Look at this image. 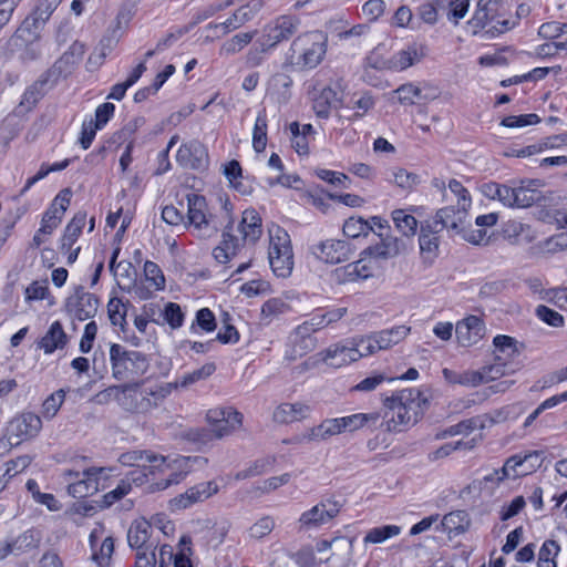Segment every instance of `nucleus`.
Segmentation results:
<instances>
[{
	"mask_svg": "<svg viewBox=\"0 0 567 567\" xmlns=\"http://www.w3.org/2000/svg\"><path fill=\"white\" fill-rule=\"evenodd\" d=\"M176 161L183 167L199 169L207 166L208 152L203 143L192 140L179 146Z\"/></svg>",
	"mask_w": 567,
	"mask_h": 567,
	"instance_id": "nucleus-19",
	"label": "nucleus"
},
{
	"mask_svg": "<svg viewBox=\"0 0 567 567\" xmlns=\"http://www.w3.org/2000/svg\"><path fill=\"white\" fill-rule=\"evenodd\" d=\"M542 464L540 453L533 451L526 454H516L506 460L501 470L495 471L496 480L517 478L535 472Z\"/></svg>",
	"mask_w": 567,
	"mask_h": 567,
	"instance_id": "nucleus-7",
	"label": "nucleus"
},
{
	"mask_svg": "<svg viewBox=\"0 0 567 567\" xmlns=\"http://www.w3.org/2000/svg\"><path fill=\"white\" fill-rule=\"evenodd\" d=\"M440 3H446L449 7L447 10V19L449 21L457 24L461 19H463L470 6V0H439Z\"/></svg>",
	"mask_w": 567,
	"mask_h": 567,
	"instance_id": "nucleus-59",
	"label": "nucleus"
},
{
	"mask_svg": "<svg viewBox=\"0 0 567 567\" xmlns=\"http://www.w3.org/2000/svg\"><path fill=\"white\" fill-rule=\"evenodd\" d=\"M514 372V368L504 361H496L491 364L483 367L481 369L482 377L484 378V383L495 381L504 375Z\"/></svg>",
	"mask_w": 567,
	"mask_h": 567,
	"instance_id": "nucleus-51",
	"label": "nucleus"
},
{
	"mask_svg": "<svg viewBox=\"0 0 567 567\" xmlns=\"http://www.w3.org/2000/svg\"><path fill=\"white\" fill-rule=\"evenodd\" d=\"M58 64L42 73L39 79L28 86L22 94L21 101L16 109L17 114L21 115L30 112L37 103L45 95L48 85L51 87L58 76Z\"/></svg>",
	"mask_w": 567,
	"mask_h": 567,
	"instance_id": "nucleus-12",
	"label": "nucleus"
},
{
	"mask_svg": "<svg viewBox=\"0 0 567 567\" xmlns=\"http://www.w3.org/2000/svg\"><path fill=\"white\" fill-rule=\"evenodd\" d=\"M499 0H478L476 10L470 23L473 25V33L483 29L496 11Z\"/></svg>",
	"mask_w": 567,
	"mask_h": 567,
	"instance_id": "nucleus-38",
	"label": "nucleus"
},
{
	"mask_svg": "<svg viewBox=\"0 0 567 567\" xmlns=\"http://www.w3.org/2000/svg\"><path fill=\"white\" fill-rule=\"evenodd\" d=\"M109 318L113 326H120L123 328L126 322V305L120 298H111L107 303Z\"/></svg>",
	"mask_w": 567,
	"mask_h": 567,
	"instance_id": "nucleus-55",
	"label": "nucleus"
},
{
	"mask_svg": "<svg viewBox=\"0 0 567 567\" xmlns=\"http://www.w3.org/2000/svg\"><path fill=\"white\" fill-rule=\"evenodd\" d=\"M110 360L113 377L117 380L143 375L148 369V362L143 353L126 350L117 343L110 348Z\"/></svg>",
	"mask_w": 567,
	"mask_h": 567,
	"instance_id": "nucleus-4",
	"label": "nucleus"
},
{
	"mask_svg": "<svg viewBox=\"0 0 567 567\" xmlns=\"http://www.w3.org/2000/svg\"><path fill=\"white\" fill-rule=\"evenodd\" d=\"M312 255L328 264H339L349 258L348 243L339 239H326L311 246Z\"/></svg>",
	"mask_w": 567,
	"mask_h": 567,
	"instance_id": "nucleus-20",
	"label": "nucleus"
},
{
	"mask_svg": "<svg viewBox=\"0 0 567 567\" xmlns=\"http://www.w3.org/2000/svg\"><path fill=\"white\" fill-rule=\"evenodd\" d=\"M68 340L69 338L64 332L61 322L54 321L41 338L38 346L44 351V353L50 354L56 350L63 349L66 346Z\"/></svg>",
	"mask_w": 567,
	"mask_h": 567,
	"instance_id": "nucleus-30",
	"label": "nucleus"
},
{
	"mask_svg": "<svg viewBox=\"0 0 567 567\" xmlns=\"http://www.w3.org/2000/svg\"><path fill=\"white\" fill-rule=\"evenodd\" d=\"M89 543L92 550L91 559L97 567H110L114 551V540L111 536L104 537V527L102 525H97L92 529Z\"/></svg>",
	"mask_w": 567,
	"mask_h": 567,
	"instance_id": "nucleus-17",
	"label": "nucleus"
},
{
	"mask_svg": "<svg viewBox=\"0 0 567 567\" xmlns=\"http://www.w3.org/2000/svg\"><path fill=\"white\" fill-rule=\"evenodd\" d=\"M269 237H270V244H269V251H268V259L271 258V256H278L281 257L284 255L285 250H292L290 236L288 233L276 226L271 229H269Z\"/></svg>",
	"mask_w": 567,
	"mask_h": 567,
	"instance_id": "nucleus-40",
	"label": "nucleus"
},
{
	"mask_svg": "<svg viewBox=\"0 0 567 567\" xmlns=\"http://www.w3.org/2000/svg\"><path fill=\"white\" fill-rule=\"evenodd\" d=\"M427 54L429 48L424 42L413 41L406 47L399 49L390 58V70L404 71L420 63Z\"/></svg>",
	"mask_w": 567,
	"mask_h": 567,
	"instance_id": "nucleus-18",
	"label": "nucleus"
},
{
	"mask_svg": "<svg viewBox=\"0 0 567 567\" xmlns=\"http://www.w3.org/2000/svg\"><path fill=\"white\" fill-rule=\"evenodd\" d=\"M9 542L11 545V554L20 556L37 549L41 542V535L38 530L28 529Z\"/></svg>",
	"mask_w": 567,
	"mask_h": 567,
	"instance_id": "nucleus-35",
	"label": "nucleus"
},
{
	"mask_svg": "<svg viewBox=\"0 0 567 567\" xmlns=\"http://www.w3.org/2000/svg\"><path fill=\"white\" fill-rule=\"evenodd\" d=\"M392 219L396 229L404 236H413L417 228V220L404 209L392 212Z\"/></svg>",
	"mask_w": 567,
	"mask_h": 567,
	"instance_id": "nucleus-43",
	"label": "nucleus"
},
{
	"mask_svg": "<svg viewBox=\"0 0 567 567\" xmlns=\"http://www.w3.org/2000/svg\"><path fill=\"white\" fill-rule=\"evenodd\" d=\"M401 533V527L396 525H385L370 529L364 536V543L380 544L386 539L398 536Z\"/></svg>",
	"mask_w": 567,
	"mask_h": 567,
	"instance_id": "nucleus-48",
	"label": "nucleus"
},
{
	"mask_svg": "<svg viewBox=\"0 0 567 567\" xmlns=\"http://www.w3.org/2000/svg\"><path fill=\"white\" fill-rule=\"evenodd\" d=\"M468 208L470 207L463 206H447L441 208L430 221L439 231L447 229L458 235L464 231V225L467 224Z\"/></svg>",
	"mask_w": 567,
	"mask_h": 567,
	"instance_id": "nucleus-13",
	"label": "nucleus"
},
{
	"mask_svg": "<svg viewBox=\"0 0 567 567\" xmlns=\"http://www.w3.org/2000/svg\"><path fill=\"white\" fill-rule=\"evenodd\" d=\"M64 391L59 390L51 394L42 404V414L45 419H52L55 416L64 401Z\"/></svg>",
	"mask_w": 567,
	"mask_h": 567,
	"instance_id": "nucleus-64",
	"label": "nucleus"
},
{
	"mask_svg": "<svg viewBox=\"0 0 567 567\" xmlns=\"http://www.w3.org/2000/svg\"><path fill=\"white\" fill-rule=\"evenodd\" d=\"M85 221H86L85 213L80 212L74 215V217L66 225V227L64 229V234L61 238V245H60L61 251H69L72 249V246L76 243L78 238L80 237V235L82 233Z\"/></svg>",
	"mask_w": 567,
	"mask_h": 567,
	"instance_id": "nucleus-36",
	"label": "nucleus"
},
{
	"mask_svg": "<svg viewBox=\"0 0 567 567\" xmlns=\"http://www.w3.org/2000/svg\"><path fill=\"white\" fill-rule=\"evenodd\" d=\"M62 0H39L33 11L22 21L19 30L22 33L38 34Z\"/></svg>",
	"mask_w": 567,
	"mask_h": 567,
	"instance_id": "nucleus-16",
	"label": "nucleus"
},
{
	"mask_svg": "<svg viewBox=\"0 0 567 567\" xmlns=\"http://www.w3.org/2000/svg\"><path fill=\"white\" fill-rule=\"evenodd\" d=\"M148 451L150 450H133L122 453L118 457V462L124 466H135L143 468L146 466Z\"/></svg>",
	"mask_w": 567,
	"mask_h": 567,
	"instance_id": "nucleus-63",
	"label": "nucleus"
},
{
	"mask_svg": "<svg viewBox=\"0 0 567 567\" xmlns=\"http://www.w3.org/2000/svg\"><path fill=\"white\" fill-rule=\"evenodd\" d=\"M125 398L128 405H122L125 411L146 413L158 405L161 396L152 391L142 390L137 383L125 384Z\"/></svg>",
	"mask_w": 567,
	"mask_h": 567,
	"instance_id": "nucleus-15",
	"label": "nucleus"
},
{
	"mask_svg": "<svg viewBox=\"0 0 567 567\" xmlns=\"http://www.w3.org/2000/svg\"><path fill=\"white\" fill-rule=\"evenodd\" d=\"M216 370L213 362L205 363L202 368L196 369L189 373H185L176 381V386L187 388L198 381L209 378Z\"/></svg>",
	"mask_w": 567,
	"mask_h": 567,
	"instance_id": "nucleus-44",
	"label": "nucleus"
},
{
	"mask_svg": "<svg viewBox=\"0 0 567 567\" xmlns=\"http://www.w3.org/2000/svg\"><path fill=\"white\" fill-rule=\"evenodd\" d=\"M267 145V120L266 114L260 112L256 118L252 132V146L258 153L262 152Z\"/></svg>",
	"mask_w": 567,
	"mask_h": 567,
	"instance_id": "nucleus-49",
	"label": "nucleus"
},
{
	"mask_svg": "<svg viewBox=\"0 0 567 567\" xmlns=\"http://www.w3.org/2000/svg\"><path fill=\"white\" fill-rule=\"evenodd\" d=\"M340 512V504L334 499H326L305 511L299 519L300 530L318 529L330 523Z\"/></svg>",
	"mask_w": 567,
	"mask_h": 567,
	"instance_id": "nucleus-8",
	"label": "nucleus"
},
{
	"mask_svg": "<svg viewBox=\"0 0 567 567\" xmlns=\"http://www.w3.org/2000/svg\"><path fill=\"white\" fill-rule=\"evenodd\" d=\"M519 406L516 404L506 405L501 409L494 410L491 413L484 414L478 419L480 427H488L507 420H514L519 414Z\"/></svg>",
	"mask_w": 567,
	"mask_h": 567,
	"instance_id": "nucleus-39",
	"label": "nucleus"
},
{
	"mask_svg": "<svg viewBox=\"0 0 567 567\" xmlns=\"http://www.w3.org/2000/svg\"><path fill=\"white\" fill-rule=\"evenodd\" d=\"M76 316L80 320L93 317L97 311V299L91 293H84L79 298Z\"/></svg>",
	"mask_w": 567,
	"mask_h": 567,
	"instance_id": "nucleus-56",
	"label": "nucleus"
},
{
	"mask_svg": "<svg viewBox=\"0 0 567 567\" xmlns=\"http://www.w3.org/2000/svg\"><path fill=\"white\" fill-rule=\"evenodd\" d=\"M187 206L188 224L193 227L195 235L199 239L215 237L219 231V226L208 212L205 197L195 194L188 195Z\"/></svg>",
	"mask_w": 567,
	"mask_h": 567,
	"instance_id": "nucleus-5",
	"label": "nucleus"
},
{
	"mask_svg": "<svg viewBox=\"0 0 567 567\" xmlns=\"http://www.w3.org/2000/svg\"><path fill=\"white\" fill-rule=\"evenodd\" d=\"M230 226L225 228L223 233V240L213 249V257L219 264L229 262L241 249L239 239L230 234Z\"/></svg>",
	"mask_w": 567,
	"mask_h": 567,
	"instance_id": "nucleus-29",
	"label": "nucleus"
},
{
	"mask_svg": "<svg viewBox=\"0 0 567 567\" xmlns=\"http://www.w3.org/2000/svg\"><path fill=\"white\" fill-rule=\"evenodd\" d=\"M440 233L436 228L433 227V224L430 220H426L421 225L419 245L421 254L430 259L431 261L436 257L439 251V237L436 234Z\"/></svg>",
	"mask_w": 567,
	"mask_h": 567,
	"instance_id": "nucleus-33",
	"label": "nucleus"
},
{
	"mask_svg": "<svg viewBox=\"0 0 567 567\" xmlns=\"http://www.w3.org/2000/svg\"><path fill=\"white\" fill-rule=\"evenodd\" d=\"M352 109L354 113L350 116V121L362 118L375 105V100L370 92L355 93L351 97Z\"/></svg>",
	"mask_w": 567,
	"mask_h": 567,
	"instance_id": "nucleus-42",
	"label": "nucleus"
},
{
	"mask_svg": "<svg viewBox=\"0 0 567 567\" xmlns=\"http://www.w3.org/2000/svg\"><path fill=\"white\" fill-rule=\"evenodd\" d=\"M289 343L291 344V351L286 354V358L289 360H296L305 355L317 346L315 338H289Z\"/></svg>",
	"mask_w": 567,
	"mask_h": 567,
	"instance_id": "nucleus-50",
	"label": "nucleus"
},
{
	"mask_svg": "<svg viewBox=\"0 0 567 567\" xmlns=\"http://www.w3.org/2000/svg\"><path fill=\"white\" fill-rule=\"evenodd\" d=\"M310 411V406L303 402L281 403L275 409L272 419L282 424L298 422L306 419Z\"/></svg>",
	"mask_w": 567,
	"mask_h": 567,
	"instance_id": "nucleus-28",
	"label": "nucleus"
},
{
	"mask_svg": "<svg viewBox=\"0 0 567 567\" xmlns=\"http://www.w3.org/2000/svg\"><path fill=\"white\" fill-rule=\"evenodd\" d=\"M381 237L380 243L375 245L369 246L362 252V257H367L372 261V259H388L393 258L400 252V241L396 237L385 236L383 237L382 233L378 234Z\"/></svg>",
	"mask_w": 567,
	"mask_h": 567,
	"instance_id": "nucleus-26",
	"label": "nucleus"
},
{
	"mask_svg": "<svg viewBox=\"0 0 567 567\" xmlns=\"http://www.w3.org/2000/svg\"><path fill=\"white\" fill-rule=\"evenodd\" d=\"M342 229L347 237L358 238L372 231V226L362 217H350L344 221Z\"/></svg>",
	"mask_w": 567,
	"mask_h": 567,
	"instance_id": "nucleus-47",
	"label": "nucleus"
},
{
	"mask_svg": "<svg viewBox=\"0 0 567 567\" xmlns=\"http://www.w3.org/2000/svg\"><path fill=\"white\" fill-rule=\"evenodd\" d=\"M360 344L361 337L353 338L348 344H334L324 351L323 361L336 368L355 362L368 355Z\"/></svg>",
	"mask_w": 567,
	"mask_h": 567,
	"instance_id": "nucleus-14",
	"label": "nucleus"
},
{
	"mask_svg": "<svg viewBox=\"0 0 567 567\" xmlns=\"http://www.w3.org/2000/svg\"><path fill=\"white\" fill-rule=\"evenodd\" d=\"M144 275L154 290H162L165 287V278L161 268L153 261L144 264Z\"/></svg>",
	"mask_w": 567,
	"mask_h": 567,
	"instance_id": "nucleus-61",
	"label": "nucleus"
},
{
	"mask_svg": "<svg viewBox=\"0 0 567 567\" xmlns=\"http://www.w3.org/2000/svg\"><path fill=\"white\" fill-rule=\"evenodd\" d=\"M410 327L398 326L391 329H385L370 336L361 337V347L363 353L368 355L375 353L380 350H386L402 340H404L410 333Z\"/></svg>",
	"mask_w": 567,
	"mask_h": 567,
	"instance_id": "nucleus-10",
	"label": "nucleus"
},
{
	"mask_svg": "<svg viewBox=\"0 0 567 567\" xmlns=\"http://www.w3.org/2000/svg\"><path fill=\"white\" fill-rule=\"evenodd\" d=\"M378 419V413H357L340 417L344 433L357 431L368 423H375Z\"/></svg>",
	"mask_w": 567,
	"mask_h": 567,
	"instance_id": "nucleus-45",
	"label": "nucleus"
},
{
	"mask_svg": "<svg viewBox=\"0 0 567 567\" xmlns=\"http://www.w3.org/2000/svg\"><path fill=\"white\" fill-rule=\"evenodd\" d=\"M344 90V86L342 85V81H337L336 86H328L324 87L321 93L319 94V97L327 103L331 109H338L342 106L343 100H342V92Z\"/></svg>",
	"mask_w": 567,
	"mask_h": 567,
	"instance_id": "nucleus-57",
	"label": "nucleus"
},
{
	"mask_svg": "<svg viewBox=\"0 0 567 567\" xmlns=\"http://www.w3.org/2000/svg\"><path fill=\"white\" fill-rule=\"evenodd\" d=\"M101 471L102 468H92L84 472V478L68 486L69 494L75 498H82L95 493L99 487L96 478L93 476H95Z\"/></svg>",
	"mask_w": 567,
	"mask_h": 567,
	"instance_id": "nucleus-37",
	"label": "nucleus"
},
{
	"mask_svg": "<svg viewBox=\"0 0 567 567\" xmlns=\"http://www.w3.org/2000/svg\"><path fill=\"white\" fill-rule=\"evenodd\" d=\"M476 427H480L478 419L464 420L455 425H452L443 432L436 434L437 439H445L447 436H455L460 434H470Z\"/></svg>",
	"mask_w": 567,
	"mask_h": 567,
	"instance_id": "nucleus-60",
	"label": "nucleus"
},
{
	"mask_svg": "<svg viewBox=\"0 0 567 567\" xmlns=\"http://www.w3.org/2000/svg\"><path fill=\"white\" fill-rule=\"evenodd\" d=\"M455 333L462 347H471L484 337L485 326L481 318L468 316L456 323Z\"/></svg>",
	"mask_w": 567,
	"mask_h": 567,
	"instance_id": "nucleus-22",
	"label": "nucleus"
},
{
	"mask_svg": "<svg viewBox=\"0 0 567 567\" xmlns=\"http://www.w3.org/2000/svg\"><path fill=\"white\" fill-rule=\"evenodd\" d=\"M420 396L419 390L405 389L384 400V405L389 410L385 414L388 431L401 432L417 422L421 411Z\"/></svg>",
	"mask_w": 567,
	"mask_h": 567,
	"instance_id": "nucleus-3",
	"label": "nucleus"
},
{
	"mask_svg": "<svg viewBox=\"0 0 567 567\" xmlns=\"http://www.w3.org/2000/svg\"><path fill=\"white\" fill-rule=\"evenodd\" d=\"M516 340L512 337L498 334L494 338V355L496 361L506 362L517 354Z\"/></svg>",
	"mask_w": 567,
	"mask_h": 567,
	"instance_id": "nucleus-41",
	"label": "nucleus"
},
{
	"mask_svg": "<svg viewBox=\"0 0 567 567\" xmlns=\"http://www.w3.org/2000/svg\"><path fill=\"white\" fill-rule=\"evenodd\" d=\"M152 526L145 518L135 519L127 532V542L132 548L150 550L154 546L150 543Z\"/></svg>",
	"mask_w": 567,
	"mask_h": 567,
	"instance_id": "nucleus-27",
	"label": "nucleus"
},
{
	"mask_svg": "<svg viewBox=\"0 0 567 567\" xmlns=\"http://www.w3.org/2000/svg\"><path fill=\"white\" fill-rule=\"evenodd\" d=\"M344 433L340 417L326 419L320 424L303 433L299 442H323L332 436Z\"/></svg>",
	"mask_w": 567,
	"mask_h": 567,
	"instance_id": "nucleus-24",
	"label": "nucleus"
},
{
	"mask_svg": "<svg viewBox=\"0 0 567 567\" xmlns=\"http://www.w3.org/2000/svg\"><path fill=\"white\" fill-rule=\"evenodd\" d=\"M42 429V421L33 412H22L13 416L7 424L6 431L10 439L21 444L37 437Z\"/></svg>",
	"mask_w": 567,
	"mask_h": 567,
	"instance_id": "nucleus-11",
	"label": "nucleus"
},
{
	"mask_svg": "<svg viewBox=\"0 0 567 567\" xmlns=\"http://www.w3.org/2000/svg\"><path fill=\"white\" fill-rule=\"evenodd\" d=\"M269 265L274 274L281 278L290 276L293 268V254L292 250H285L281 257L271 256Z\"/></svg>",
	"mask_w": 567,
	"mask_h": 567,
	"instance_id": "nucleus-46",
	"label": "nucleus"
},
{
	"mask_svg": "<svg viewBox=\"0 0 567 567\" xmlns=\"http://www.w3.org/2000/svg\"><path fill=\"white\" fill-rule=\"evenodd\" d=\"M540 181H522L518 186H509L496 182H487L481 185L480 192L492 200H498L508 208H527L540 199V193L536 189Z\"/></svg>",
	"mask_w": 567,
	"mask_h": 567,
	"instance_id": "nucleus-2",
	"label": "nucleus"
},
{
	"mask_svg": "<svg viewBox=\"0 0 567 567\" xmlns=\"http://www.w3.org/2000/svg\"><path fill=\"white\" fill-rule=\"evenodd\" d=\"M118 254L120 248H116L112 254V258L110 261V270L117 278V284L120 288L126 291H131L132 285L135 280L136 270L128 261H120L118 264H116Z\"/></svg>",
	"mask_w": 567,
	"mask_h": 567,
	"instance_id": "nucleus-32",
	"label": "nucleus"
},
{
	"mask_svg": "<svg viewBox=\"0 0 567 567\" xmlns=\"http://www.w3.org/2000/svg\"><path fill=\"white\" fill-rule=\"evenodd\" d=\"M196 327L205 332H212L216 329L215 316L210 309L202 308L197 311L195 322L190 329L196 331Z\"/></svg>",
	"mask_w": 567,
	"mask_h": 567,
	"instance_id": "nucleus-62",
	"label": "nucleus"
},
{
	"mask_svg": "<svg viewBox=\"0 0 567 567\" xmlns=\"http://www.w3.org/2000/svg\"><path fill=\"white\" fill-rule=\"evenodd\" d=\"M251 3L255 9L260 7V2L258 0H252L247 7L239 8L231 18L220 22H209L205 27V31L214 32L218 35H225L235 31L241 23H244L245 20L250 18V11H248V8Z\"/></svg>",
	"mask_w": 567,
	"mask_h": 567,
	"instance_id": "nucleus-25",
	"label": "nucleus"
},
{
	"mask_svg": "<svg viewBox=\"0 0 567 567\" xmlns=\"http://www.w3.org/2000/svg\"><path fill=\"white\" fill-rule=\"evenodd\" d=\"M441 525L443 532L450 536H457L468 529L471 519L465 511H455L444 515Z\"/></svg>",
	"mask_w": 567,
	"mask_h": 567,
	"instance_id": "nucleus-34",
	"label": "nucleus"
},
{
	"mask_svg": "<svg viewBox=\"0 0 567 567\" xmlns=\"http://www.w3.org/2000/svg\"><path fill=\"white\" fill-rule=\"evenodd\" d=\"M372 270L371 260L361 256L359 260L334 269L333 276L337 282L347 284L369 278Z\"/></svg>",
	"mask_w": 567,
	"mask_h": 567,
	"instance_id": "nucleus-23",
	"label": "nucleus"
},
{
	"mask_svg": "<svg viewBox=\"0 0 567 567\" xmlns=\"http://www.w3.org/2000/svg\"><path fill=\"white\" fill-rule=\"evenodd\" d=\"M399 101L402 104H416L434 101L440 96V91L436 86L430 83L422 85H414L413 83L402 84L395 90Z\"/></svg>",
	"mask_w": 567,
	"mask_h": 567,
	"instance_id": "nucleus-21",
	"label": "nucleus"
},
{
	"mask_svg": "<svg viewBox=\"0 0 567 567\" xmlns=\"http://www.w3.org/2000/svg\"><path fill=\"white\" fill-rule=\"evenodd\" d=\"M238 230L243 241L256 243L262 234L261 218L255 209H246L243 213Z\"/></svg>",
	"mask_w": 567,
	"mask_h": 567,
	"instance_id": "nucleus-31",
	"label": "nucleus"
},
{
	"mask_svg": "<svg viewBox=\"0 0 567 567\" xmlns=\"http://www.w3.org/2000/svg\"><path fill=\"white\" fill-rule=\"evenodd\" d=\"M365 66L373 70H390V58L385 56V45L379 44L365 59Z\"/></svg>",
	"mask_w": 567,
	"mask_h": 567,
	"instance_id": "nucleus-54",
	"label": "nucleus"
},
{
	"mask_svg": "<svg viewBox=\"0 0 567 567\" xmlns=\"http://www.w3.org/2000/svg\"><path fill=\"white\" fill-rule=\"evenodd\" d=\"M327 38L315 41L312 38H297L291 44L290 61L301 69L316 68L326 55Z\"/></svg>",
	"mask_w": 567,
	"mask_h": 567,
	"instance_id": "nucleus-6",
	"label": "nucleus"
},
{
	"mask_svg": "<svg viewBox=\"0 0 567 567\" xmlns=\"http://www.w3.org/2000/svg\"><path fill=\"white\" fill-rule=\"evenodd\" d=\"M243 414L231 406H217L210 409L206 419L216 437L221 439L231 434L243 424Z\"/></svg>",
	"mask_w": 567,
	"mask_h": 567,
	"instance_id": "nucleus-9",
	"label": "nucleus"
},
{
	"mask_svg": "<svg viewBox=\"0 0 567 567\" xmlns=\"http://www.w3.org/2000/svg\"><path fill=\"white\" fill-rule=\"evenodd\" d=\"M147 456L146 466L143 468L152 477V483L147 486L151 493L179 484L188 474L193 463L197 461V457L190 456L171 458L153 451H148Z\"/></svg>",
	"mask_w": 567,
	"mask_h": 567,
	"instance_id": "nucleus-1",
	"label": "nucleus"
},
{
	"mask_svg": "<svg viewBox=\"0 0 567 567\" xmlns=\"http://www.w3.org/2000/svg\"><path fill=\"white\" fill-rule=\"evenodd\" d=\"M289 311V305L280 298H272L261 307V316L269 323L274 318Z\"/></svg>",
	"mask_w": 567,
	"mask_h": 567,
	"instance_id": "nucleus-52",
	"label": "nucleus"
},
{
	"mask_svg": "<svg viewBox=\"0 0 567 567\" xmlns=\"http://www.w3.org/2000/svg\"><path fill=\"white\" fill-rule=\"evenodd\" d=\"M99 403H109L110 401H116L120 406L128 405L125 398V384L124 385H111L105 390L96 394Z\"/></svg>",
	"mask_w": 567,
	"mask_h": 567,
	"instance_id": "nucleus-58",
	"label": "nucleus"
},
{
	"mask_svg": "<svg viewBox=\"0 0 567 567\" xmlns=\"http://www.w3.org/2000/svg\"><path fill=\"white\" fill-rule=\"evenodd\" d=\"M299 24L300 21L297 17L285 14L275 20L271 30L276 35H289L298 32Z\"/></svg>",
	"mask_w": 567,
	"mask_h": 567,
	"instance_id": "nucleus-53",
	"label": "nucleus"
}]
</instances>
